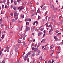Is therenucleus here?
<instances>
[{
	"mask_svg": "<svg viewBox=\"0 0 63 63\" xmlns=\"http://www.w3.org/2000/svg\"><path fill=\"white\" fill-rule=\"evenodd\" d=\"M5 30H7L9 29V26H5Z\"/></svg>",
	"mask_w": 63,
	"mask_h": 63,
	"instance_id": "0eeeda50",
	"label": "nucleus"
},
{
	"mask_svg": "<svg viewBox=\"0 0 63 63\" xmlns=\"http://www.w3.org/2000/svg\"><path fill=\"white\" fill-rule=\"evenodd\" d=\"M23 9V8H20V11H21V10L22 9Z\"/></svg>",
	"mask_w": 63,
	"mask_h": 63,
	"instance_id": "680f3d73",
	"label": "nucleus"
},
{
	"mask_svg": "<svg viewBox=\"0 0 63 63\" xmlns=\"http://www.w3.org/2000/svg\"><path fill=\"white\" fill-rule=\"evenodd\" d=\"M24 15H23V14H22L21 15V17H22V18H24Z\"/></svg>",
	"mask_w": 63,
	"mask_h": 63,
	"instance_id": "bb28decb",
	"label": "nucleus"
},
{
	"mask_svg": "<svg viewBox=\"0 0 63 63\" xmlns=\"http://www.w3.org/2000/svg\"><path fill=\"white\" fill-rule=\"evenodd\" d=\"M44 49V50H48V47H45Z\"/></svg>",
	"mask_w": 63,
	"mask_h": 63,
	"instance_id": "dca6fc26",
	"label": "nucleus"
},
{
	"mask_svg": "<svg viewBox=\"0 0 63 63\" xmlns=\"http://www.w3.org/2000/svg\"><path fill=\"white\" fill-rule=\"evenodd\" d=\"M34 23H36V24H38V22L37 21H35L34 22Z\"/></svg>",
	"mask_w": 63,
	"mask_h": 63,
	"instance_id": "f704fd0d",
	"label": "nucleus"
},
{
	"mask_svg": "<svg viewBox=\"0 0 63 63\" xmlns=\"http://www.w3.org/2000/svg\"><path fill=\"white\" fill-rule=\"evenodd\" d=\"M26 25H29V22H26Z\"/></svg>",
	"mask_w": 63,
	"mask_h": 63,
	"instance_id": "de8ad7c7",
	"label": "nucleus"
},
{
	"mask_svg": "<svg viewBox=\"0 0 63 63\" xmlns=\"http://www.w3.org/2000/svg\"><path fill=\"white\" fill-rule=\"evenodd\" d=\"M28 55H30V54H30V52H28Z\"/></svg>",
	"mask_w": 63,
	"mask_h": 63,
	"instance_id": "09e8293b",
	"label": "nucleus"
},
{
	"mask_svg": "<svg viewBox=\"0 0 63 63\" xmlns=\"http://www.w3.org/2000/svg\"><path fill=\"white\" fill-rule=\"evenodd\" d=\"M35 29V27L33 26L32 27V32H33L34 31V30Z\"/></svg>",
	"mask_w": 63,
	"mask_h": 63,
	"instance_id": "1a4fd4ad",
	"label": "nucleus"
},
{
	"mask_svg": "<svg viewBox=\"0 0 63 63\" xmlns=\"http://www.w3.org/2000/svg\"><path fill=\"white\" fill-rule=\"evenodd\" d=\"M26 29H28V30H30V27H27V26H26Z\"/></svg>",
	"mask_w": 63,
	"mask_h": 63,
	"instance_id": "2eb2a0df",
	"label": "nucleus"
},
{
	"mask_svg": "<svg viewBox=\"0 0 63 63\" xmlns=\"http://www.w3.org/2000/svg\"><path fill=\"white\" fill-rule=\"evenodd\" d=\"M2 62L3 63H5V61L4 60H3Z\"/></svg>",
	"mask_w": 63,
	"mask_h": 63,
	"instance_id": "58836bf2",
	"label": "nucleus"
},
{
	"mask_svg": "<svg viewBox=\"0 0 63 63\" xmlns=\"http://www.w3.org/2000/svg\"><path fill=\"white\" fill-rule=\"evenodd\" d=\"M4 5H2V8L3 9H4Z\"/></svg>",
	"mask_w": 63,
	"mask_h": 63,
	"instance_id": "e2e57ef3",
	"label": "nucleus"
},
{
	"mask_svg": "<svg viewBox=\"0 0 63 63\" xmlns=\"http://www.w3.org/2000/svg\"><path fill=\"white\" fill-rule=\"evenodd\" d=\"M18 23H21V21H18Z\"/></svg>",
	"mask_w": 63,
	"mask_h": 63,
	"instance_id": "e433bc0d",
	"label": "nucleus"
},
{
	"mask_svg": "<svg viewBox=\"0 0 63 63\" xmlns=\"http://www.w3.org/2000/svg\"><path fill=\"white\" fill-rule=\"evenodd\" d=\"M42 57H43V56H41L40 58V59L41 60H42V58H43Z\"/></svg>",
	"mask_w": 63,
	"mask_h": 63,
	"instance_id": "c9c22d12",
	"label": "nucleus"
},
{
	"mask_svg": "<svg viewBox=\"0 0 63 63\" xmlns=\"http://www.w3.org/2000/svg\"><path fill=\"white\" fill-rule=\"evenodd\" d=\"M23 44L24 45H25V46H26V43H25V42H23Z\"/></svg>",
	"mask_w": 63,
	"mask_h": 63,
	"instance_id": "4c0bfd02",
	"label": "nucleus"
},
{
	"mask_svg": "<svg viewBox=\"0 0 63 63\" xmlns=\"http://www.w3.org/2000/svg\"><path fill=\"white\" fill-rule=\"evenodd\" d=\"M48 21H50L51 20V18L50 17H49L48 18Z\"/></svg>",
	"mask_w": 63,
	"mask_h": 63,
	"instance_id": "412c9836",
	"label": "nucleus"
},
{
	"mask_svg": "<svg viewBox=\"0 0 63 63\" xmlns=\"http://www.w3.org/2000/svg\"><path fill=\"white\" fill-rule=\"evenodd\" d=\"M14 48L15 49V52H17V51L18 50V49L17 48V47H14Z\"/></svg>",
	"mask_w": 63,
	"mask_h": 63,
	"instance_id": "6e6552de",
	"label": "nucleus"
},
{
	"mask_svg": "<svg viewBox=\"0 0 63 63\" xmlns=\"http://www.w3.org/2000/svg\"><path fill=\"white\" fill-rule=\"evenodd\" d=\"M32 40V38L31 37H29V41L30 42V41H31Z\"/></svg>",
	"mask_w": 63,
	"mask_h": 63,
	"instance_id": "a211bd4d",
	"label": "nucleus"
},
{
	"mask_svg": "<svg viewBox=\"0 0 63 63\" xmlns=\"http://www.w3.org/2000/svg\"><path fill=\"white\" fill-rule=\"evenodd\" d=\"M40 9H39V8L38 9V10H37V12L38 13H39V12H40V10H39Z\"/></svg>",
	"mask_w": 63,
	"mask_h": 63,
	"instance_id": "a19ab883",
	"label": "nucleus"
},
{
	"mask_svg": "<svg viewBox=\"0 0 63 63\" xmlns=\"http://www.w3.org/2000/svg\"><path fill=\"white\" fill-rule=\"evenodd\" d=\"M17 42H18V45H17V46H18L19 45H20L21 41H20L19 39H18V40Z\"/></svg>",
	"mask_w": 63,
	"mask_h": 63,
	"instance_id": "423d86ee",
	"label": "nucleus"
},
{
	"mask_svg": "<svg viewBox=\"0 0 63 63\" xmlns=\"http://www.w3.org/2000/svg\"><path fill=\"white\" fill-rule=\"evenodd\" d=\"M42 32H39L38 33V35L39 36H40L41 35H42Z\"/></svg>",
	"mask_w": 63,
	"mask_h": 63,
	"instance_id": "ddd939ff",
	"label": "nucleus"
},
{
	"mask_svg": "<svg viewBox=\"0 0 63 63\" xmlns=\"http://www.w3.org/2000/svg\"><path fill=\"white\" fill-rule=\"evenodd\" d=\"M1 28L3 27L4 26V24H1Z\"/></svg>",
	"mask_w": 63,
	"mask_h": 63,
	"instance_id": "a878e982",
	"label": "nucleus"
},
{
	"mask_svg": "<svg viewBox=\"0 0 63 63\" xmlns=\"http://www.w3.org/2000/svg\"><path fill=\"white\" fill-rule=\"evenodd\" d=\"M48 22H47L45 24V25L46 26V27H48L49 26H48Z\"/></svg>",
	"mask_w": 63,
	"mask_h": 63,
	"instance_id": "f8f14e48",
	"label": "nucleus"
},
{
	"mask_svg": "<svg viewBox=\"0 0 63 63\" xmlns=\"http://www.w3.org/2000/svg\"><path fill=\"white\" fill-rule=\"evenodd\" d=\"M32 56L33 57H34V56H35V54H32Z\"/></svg>",
	"mask_w": 63,
	"mask_h": 63,
	"instance_id": "6e6d98bb",
	"label": "nucleus"
},
{
	"mask_svg": "<svg viewBox=\"0 0 63 63\" xmlns=\"http://www.w3.org/2000/svg\"><path fill=\"white\" fill-rule=\"evenodd\" d=\"M59 31L57 30L56 31V33H58V32H59Z\"/></svg>",
	"mask_w": 63,
	"mask_h": 63,
	"instance_id": "052dcab7",
	"label": "nucleus"
},
{
	"mask_svg": "<svg viewBox=\"0 0 63 63\" xmlns=\"http://www.w3.org/2000/svg\"><path fill=\"white\" fill-rule=\"evenodd\" d=\"M53 29H54V30H55L56 29V26L54 25L53 26Z\"/></svg>",
	"mask_w": 63,
	"mask_h": 63,
	"instance_id": "f3484780",
	"label": "nucleus"
},
{
	"mask_svg": "<svg viewBox=\"0 0 63 63\" xmlns=\"http://www.w3.org/2000/svg\"><path fill=\"white\" fill-rule=\"evenodd\" d=\"M5 17V18H6L7 19L8 18V16L7 15Z\"/></svg>",
	"mask_w": 63,
	"mask_h": 63,
	"instance_id": "5fc2aeb1",
	"label": "nucleus"
},
{
	"mask_svg": "<svg viewBox=\"0 0 63 63\" xmlns=\"http://www.w3.org/2000/svg\"><path fill=\"white\" fill-rule=\"evenodd\" d=\"M56 36H54V39L55 40V41H57L58 40V39L57 38Z\"/></svg>",
	"mask_w": 63,
	"mask_h": 63,
	"instance_id": "4468645a",
	"label": "nucleus"
},
{
	"mask_svg": "<svg viewBox=\"0 0 63 63\" xmlns=\"http://www.w3.org/2000/svg\"><path fill=\"white\" fill-rule=\"evenodd\" d=\"M47 7L46 6H44L43 7V10H47Z\"/></svg>",
	"mask_w": 63,
	"mask_h": 63,
	"instance_id": "39448f33",
	"label": "nucleus"
},
{
	"mask_svg": "<svg viewBox=\"0 0 63 63\" xmlns=\"http://www.w3.org/2000/svg\"><path fill=\"white\" fill-rule=\"evenodd\" d=\"M51 31H53V29H52V27H51Z\"/></svg>",
	"mask_w": 63,
	"mask_h": 63,
	"instance_id": "37998d69",
	"label": "nucleus"
},
{
	"mask_svg": "<svg viewBox=\"0 0 63 63\" xmlns=\"http://www.w3.org/2000/svg\"><path fill=\"white\" fill-rule=\"evenodd\" d=\"M19 14L17 13V12H15L14 14V18L16 20L18 18V16Z\"/></svg>",
	"mask_w": 63,
	"mask_h": 63,
	"instance_id": "7ed1b4c3",
	"label": "nucleus"
},
{
	"mask_svg": "<svg viewBox=\"0 0 63 63\" xmlns=\"http://www.w3.org/2000/svg\"><path fill=\"white\" fill-rule=\"evenodd\" d=\"M41 18L40 16H38V19H39Z\"/></svg>",
	"mask_w": 63,
	"mask_h": 63,
	"instance_id": "ea45409f",
	"label": "nucleus"
},
{
	"mask_svg": "<svg viewBox=\"0 0 63 63\" xmlns=\"http://www.w3.org/2000/svg\"><path fill=\"white\" fill-rule=\"evenodd\" d=\"M37 52H38V53H40V50H38L37 51Z\"/></svg>",
	"mask_w": 63,
	"mask_h": 63,
	"instance_id": "c03bdc74",
	"label": "nucleus"
},
{
	"mask_svg": "<svg viewBox=\"0 0 63 63\" xmlns=\"http://www.w3.org/2000/svg\"><path fill=\"white\" fill-rule=\"evenodd\" d=\"M47 60L45 61V63H47Z\"/></svg>",
	"mask_w": 63,
	"mask_h": 63,
	"instance_id": "603ef678",
	"label": "nucleus"
},
{
	"mask_svg": "<svg viewBox=\"0 0 63 63\" xmlns=\"http://www.w3.org/2000/svg\"><path fill=\"white\" fill-rule=\"evenodd\" d=\"M13 1H14V0H11V3H13Z\"/></svg>",
	"mask_w": 63,
	"mask_h": 63,
	"instance_id": "13d9d810",
	"label": "nucleus"
},
{
	"mask_svg": "<svg viewBox=\"0 0 63 63\" xmlns=\"http://www.w3.org/2000/svg\"><path fill=\"white\" fill-rule=\"evenodd\" d=\"M14 3L15 4V5H16V1H14Z\"/></svg>",
	"mask_w": 63,
	"mask_h": 63,
	"instance_id": "4d7b16f0",
	"label": "nucleus"
},
{
	"mask_svg": "<svg viewBox=\"0 0 63 63\" xmlns=\"http://www.w3.org/2000/svg\"><path fill=\"white\" fill-rule=\"evenodd\" d=\"M43 29H44V28H42L40 30L41 31H43Z\"/></svg>",
	"mask_w": 63,
	"mask_h": 63,
	"instance_id": "72a5a7b5",
	"label": "nucleus"
},
{
	"mask_svg": "<svg viewBox=\"0 0 63 63\" xmlns=\"http://www.w3.org/2000/svg\"><path fill=\"white\" fill-rule=\"evenodd\" d=\"M8 8V6L7 5H6L5 6V8Z\"/></svg>",
	"mask_w": 63,
	"mask_h": 63,
	"instance_id": "7c9ffc66",
	"label": "nucleus"
},
{
	"mask_svg": "<svg viewBox=\"0 0 63 63\" xmlns=\"http://www.w3.org/2000/svg\"><path fill=\"white\" fill-rule=\"evenodd\" d=\"M50 7L51 8H53V5H50Z\"/></svg>",
	"mask_w": 63,
	"mask_h": 63,
	"instance_id": "c756f323",
	"label": "nucleus"
},
{
	"mask_svg": "<svg viewBox=\"0 0 63 63\" xmlns=\"http://www.w3.org/2000/svg\"><path fill=\"white\" fill-rule=\"evenodd\" d=\"M10 21H11V20L10 19H9L8 20V22H10Z\"/></svg>",
	"mask_w": 63,
	"mask_h": 63,
	"instance_id": "a18cd8bd",
	"label": "nucleus"
},
{
	"mask_svg": "<svg viewBox=\"0 0 63 63\" xmlns=\"http://www.w3.org/2000/svg\"><path fill=\"white\" fill-rule=\"evenodd\" d=\"M21 61H20V60H19L18 61V63H21Z\"/></svg>",
	"mask_w": 63,
	"mask_h": 63,
	"instance_id": "473e14b6",
	"label": "nucleus"
},
{
	"mask_svg": "<svg viewBox=\"0 0 63 63\" xmlns=\"http://www.w3.org/2000/svg\"><path fill=\"white\" fill-rule=\"evenodd\" d=\"M13 9L14 10H16V7H13Z\"/></svg>",
	"mask_w": 63,
	"mask_h": 63,
	"instance_id": "aec40b11",
	"label": "nucleus"
},
{
	"mask_svg": "<svg viewBox=\"0 0 63 63\" xmlns=\"http://www.w3.org/2000/svg\"><path fill=\"white\" fill-rule=\"evenodd\" d=\"M52 21L53 22H54V23L56 22V21L54 19L52 18Z\"/></svg>",
	"mask_w": 63,
	"mask_h": 63,
	"instance_id": "6ab92c4d",
	"label": "nucleus"
},
{
	"mask_svg": "<svg viewBox=\"0 0 63 63\" xmlns=\"http://www.w3.org/2000/svg\"><path fill=\"white\" fill-rule=\"evenodd\" d=\"M35 48L34 47H33L32 48V50H35Z\"/></svg>",
	"mask_w": 63,
	"mask_h": 63,
	"instance_id": "49530a36",
	"label": "nucleus"
},
{
	"mask_svg": "<svg viewBox=\"0 0 63 63\" xmlns=\"http://www.w3.org/2000/svg\"><path fill=\"white\" fill-rule=\"evenodd\" d=\"M62 44H63V40H62Z\"/></svg>",
	"mask_w": 63,
	"mask_h": 63,
	"instance_id": "774afa93",
	"label": "nucleus"
},
{
	"mask_svg": "<svg viewBox=\"0 0 63 63\" xmlns=\"http://www.w3.org/2000/svg\"><path fill=\"white\" fill-rule=\"evenodd\" d=\"M25 21H31V19L30 18H29V19H25Z\"/></svg>",
	"mask_w": 63,
	"mask_h": 63,
	"instance_id": "9d476101",
	"label": "nucleus"
},
{
	"mask_svg": "<svg viewBox=\"0 0 63 63\" xmlns=\"http://www.w3.org/2000/svg\"><path fill=\"white\" fill-rule=\"evenodd\" d=\"M47 11H46V13H45V15H47Z\"/></svg>",
	"mask_w": 63,
	"mask_h": 63,
	"instance_id": "bf43d9fd",
	"label": "nucleus"
},
{
	"mask_svg": "<svg viewBox=\"0 0 63 63\" xmlns=\"http://www.w3.org/2000/svg\"><path fill=\"white\" fill-rule=\"evenodd\" d=\"M31 13H33V12H34V11H33V10H32L31 11Z\"/></svg>",
	"mask_w": 63,
	"mask_h": 63,
	"instance_id": "338daca9",
	"label": "nucleus"
},
{
	"mask_svg": "<svg viewBox=\"0 0 63 63\" xmlns=\"http://www.w3.org/2000/svg\"><path fill=\"white\" fill-rule=\"evenodd\" d=\"M29 56L28 55V54H27L26 55L25 57L23 56V58L24 59V61H27L28 62H29V59L28 58V57Z\"/></svg>",
	"mask_w": 63,
	"mask_h": 63,
	"instance_id": "f03ea898",
	"label": "nucleus"
},
{
	"mask_svg": "<svg viewBox=\"0 0 63 63\" xmlns=\"http://www.w3.org/2000/svg\"><path fill=\"white\" fill-rule=\"evenodd\" d=\"M52 18H54L56 17L54 15H52Z\"/></svg>",
	"mask_w": 63,
	"mask_h": 63,
	"instance_id": "c85d7f7f",
	"label": "nucleus"
},
{
	"mask_svg": "<svg viewBox=\"0 0 63 63\" xmlns=\"http://www.w3.org/2000/svg\"><path fill=\"white\" fill-rule=\"evenodd\" d=\"M5 48L7 50H4V51L6 52L7 51V52H9V49H10V48H8V46H6V47H5Z\"/></svg>",
	"mask_w": 63,
	"mask_h": 63,
	"instance_id": "20e7f679",
	"label": "nucleus"
},
{
	"mask_svg": "<svg viewBox=\"0 0 63 63\" xmlns=\"http://www.w3.org/2000/svg\"><path fill=\"white\" fill-rule=\"evenodd\" d=\"M10 15L11 16H13V14H10Z\"/></svg>",
	"mask_w": 63,
	"mask_h": 63,
	"instance_id": "3c124183",
	"label": "nucleus"
},
{
	"mask_svg": "<svg viewBox=\"0 0 63 63\" xmlns=\"http://www.w3.org/2000/svg\"><path fill=\"white\" fill-rule=\"evenodd\" d=\"M4 35H2V37H1V38L2 39H3V38H4Z\"/></svg>",
	"mask_w": 63,
	"mask_h": 63,
	"instance_id": "79ce46f5",
	"label": "nucleus"
},
{
	"mask_svg": "<svg viewBox=\"0 0 63 63\" xmlns=\"http://www.w3.org/2000/svg\"><path fill=\"white\" fill-rule=\"evenodd\" d=\"M6 2V0H3V2L4 3V4L5 3V2Z\"/></svg>",
	"mask_w": 63,
	"mask_h": 63,
	"instance_id": "2f4dec72",
	"label": "nucleus"
},
{
	"mask_svg": "<svg viewBox=\"0 0 63 63\" xmlns=\"http://www.w3.org/2000/svg\"><path fill=\"white\" fill-rule=\"evenodd\" d=\"M2 19L1 18L0 19V24H1V23H2Z\"/></svg>",
	"mask_w": 63,
	"mask_h": 63,
	"instance_id": "393cba45",
	"label": "nucleus"
},
{
	"mask_svg": "<svg viewBox=\"0 0 63 63\" xmlns=\"http://www.w3.org/2000/svg\"><path fill=\"white\" fill-rule=\"evenodd\" d=\"M42 40L43 42V43H44L45 44L46 43V42H45V39H43V40Z\"/></svg>",
	"mask_w": 63,
	"mask_h": 63,
	"instance_id": "b1692460",
	"label": "nucleus"
},
{
	"mask_svg": "<svg viewBox=\"0 0 63 63\" xmlns=\"http://www.w3.org/2000/svg\"><path fill=\"white\" fill-rule=\"evenodd\" d=\"M54 61V60H52V63H53Z\"/></svg>",
	"mask_w": 63,
	"mask_h": 63,
	"instance_id": "864d4df0",
	"label": "nucleus"
},
{
	"mask_svg": "<svg viewBox=\"0 0 63 63\" xmlns=\"http://www.w3.org/2000/svg\"><path fill=\"white\" fill-rule=\"evenodd\" d=\"M56 9L59 11H60V9H59V7H57V8H56Z\"/></svg>",
	"mask_w": 63,
	"mask_h": 63,
	"instance_id": "4be33fe9",
	"label": "nucleus"
},
{
	"mask_svg": "<svg viewBox=\"0 0 63 63\" xmlns=\"http://www.w3.org/2000/svg\"><path fill=\"white\" fill-rule=\"evenodd\" d=\"M12 21L14 22H16V20L13 19L12 20Z\"/></svg>",
	"mask_w": 63,
	"mask_h": 63,
	"instance_id": "cd10ccee",
	"label": "nucleus"
},
{
	"mask_svg": "<svg viewBox=\"0 0 63 63\" xmlns=\"http://www.w3.org/2000/svg\"><path fill=\"white\" fill-rule=\"evenodd\" d=\"M57 24L58 26H59V25H62V22H60L59 23H57Z\"/></svg>",
	"mask_w": 63,
	"mask_h": 63,
	"instance_id": "9b49d317",
	"label": "nucleus"
},
{
	"mask_svg": "<svg viewBox=\"0 0 63 63\" xmlns=\"http://www.w3.org/2000/svg\"><path fill=\"white\" fill-rule=\"evenodd\" d=\"M42 22H45V19L42 20Z\"/></svg>",
	"mask_w": 63,
	"mask_h": 63,
	"instance_id": "8fccbe9b",
	"label": "nucleus"
},
{
	"mask_svg": "<svg viewBox=\"0 0 63 63\" xmlns=\"http://www.w3.org/2000/svg\"><path fill=\"white\" fill-rule=\"evenodd\" d=\"M27 31H28V30H27V31H25V33H26Z\"/></svg>",
	"mask_w": 63,
	"mask_h": 63,
	"instance_id": "0e129e2a",
	"label": "nucleus"
},
{
	"mask_svg": "<svg viewBox=\"0 0 63 63\" xmlns=\"http://www.w3.org/2000/svg\"><path fill=\"white\" fill-rule=\"evenodd\" d=\"M41 45V43H39L38 44V45L37 46V47H40V46Z\"/></svg>",
	"mask_w": 63,
	"mask_h": 63,
	"instance_id": "5701e85b",
	"label": "nucleus"
},
{
	"mask_svg": "<svg viewBox=\"0 0 63 63\" xmlns=\"http://www.w3.org/2000/svg\"><path fill=\"white\" fill-rule=\"evenodd\" d=\"M58 57V56H57L55 57V58H57Z\"/></svg>",
	"mask_w": 63,
	"mask_h": 63,
	"instance_id": "69168bd1",
	"label": "nucleus"
},
{
	"mask_svg": "<svg viewBox=\"0 0 63 63\" xmlns=\"http://www.w3.org/2000/svg\"><path fill=\"white\" fill-rule=\"evenodd\" d=\"M18 35L19 36H21V37L20 38V39H22L23 38V39L24 40H25V37L27 36V35H26L24 34L23 35L21 34H18Z\"/></svg>",
	"mask_w": 63,
	"mask_h": 63,
	"instance_id": "f257e3e1",
	"label": "nucleus"
}]
</instances>
